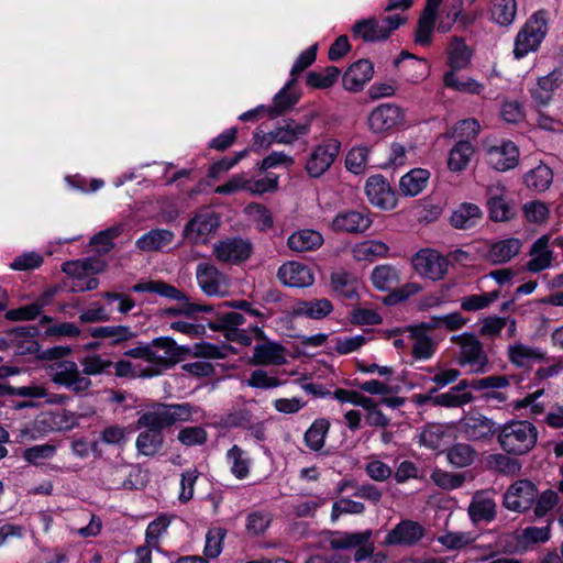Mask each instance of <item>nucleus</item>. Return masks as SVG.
Masks as SVG:
<instances>
[{
    "label": "nucleus",
    "instance_id": "nucleus-1",
    "mask_svg": "<svg viewBox=\"0 0 563 563\" xmlns=\"http://www.w3.org/2000/svg\"><path fill=\"white\" fill-rule=\"evenodd\" d=\"M198 412L199 409L188 402H153L145 409L139 411L136 428L151 430L158 429L159 431H163V429L175 423L192 421L194 415Z\"/></svg>",
    "mask_w": 563,
    "mask_h": 563
},
{
    "label": "nucleus",
    "instance_id": "nucleus-2",
    "mask_svg": "<svg viewBox=\"0 0 563 563\" xmlns=\"http://www.w3.org/2000/svg\"><path fill=\"white\" fill-rule=\"evenodd\" d=\"M538 437V429L532 422L510 420L498 429L497 441L504 452L520 456L534 449Z\"/></svg>",
    "mask_w": 563,
    "mask_h": 563
},
{
    "label": "nucleus",
    "instance_id": "nucleus-3",
    "mask_svg": "<svg viewBox=\"0 0 563 563\" xmlns=\"http://www.w3.org/2000/svg\"><path fill=\"white\" fill-rule=\"evenodd\" d=\"M45 372L52 383L76 395H85L92 387L91 379L84 376L77 363L70 360L54 361L45 366Z\"/></svg>",
    "mask_w": 563,
    "mask_h": 563
},
{
    "label": "nucleus",
    "instance_id": "nucleus-4",
    "mask_svg": "<svg viewBox=\"0 0 563 563\" xmlns=\"http://www.w3.org/2000/svg\"><path fill=\"white\" fill-rule=\"evenodd\" d=\"M548 33V16L544 11H537L521 26L515 37L514 55L520 59L536 52Z\"/></svg>",
    "mask_w": 563,
    "mask_h": 563
},
{
    "label": "nucleus",
    "instance_id": "nucleus-5",
    "mask_svg": "<svg viewBox=\"0 0 563 563\" xmlns=\"http://www.w3.org/2000/svg\"><path fill=\"white\" fill-rule=\"evenodd\" d=\"M451 342L459 346V364L467 367L471 373L483 374L488 367V356L482 342L472 332L452 335Z\"/></svg>",
    "mask_w": 563,
    "mask_h": 563
},
{
    "label": "nucleus",
    "instance_id": "nucleus-6",
    "mask_svg": "<svg viewBox=\"0 0 563 563\" xmlns=\"http://www.w3.org/2000/svg\"><path fill=\"white\" fill-rule=\"evenodd\" d=\"M106 267L103 261L89 257L82 260L68 261L63 264V272L73 279V291L93 290L98 287L99 280L95 277Z\"/></svg>",
    "mask_w": 563,
    "mask_h": 563
},
{
    "label": "nucleus",
    "instance_id": "nucleus-7",
    "mask_svg": "<svg viewBox=\"0 0 563 563\" xmlns=\"http://www.w3.org/2000/svg\"><path fill=\"white\" fill-rule=\"evenodd\" d=\"M411 266L419 276L438 282L445 277L449 260L437 250L421 249L412 255Z\"/></svg>",
    "mask_w": 563,
    "mask_h": 563
},
{
    "label": "nucleus",
    "instance_id": "nucleus-8",
    "mask_svg": "<svg viewBox=\"0 0 563 563\" xmlns=\"http://www.w3.org/2000/svg\"><path fill=\"white\" fill-rule=\"evenodd\" d=\"M341 150V143L335 139H327L316 145L305 165V169L310 177H321L334 163Z\"/></svg>",
    "mask_w": 563,
    "mask_h": 563
},
{
    "label": "nucleus",
    "instance_id": "nucleus-9",
    "mask_svg": "<svg viewBox=\"0 0 563 563\" xmlns=\"http://www.w3.org/2000/svg\"><path fill=\"white\" fill-rule=\"evenodd\" d=\"M196 279L201 291L209 297H225L230 292V278L210 263L197 265Z\"/></svg>",
    "mask_w": 563,
    "mask_h": 563
},
{
    "label": "nucleus",
    "instance_id": "nucleus-10",
    "mask_svg": "<svg viewBox=\"0 0 563 563\" xmlns=\"http://www.w3.org/2000/svg\"><path fill=\"white\" fill-rule=\"evenodd\" d=\"M550 538V523L544 527H527L506 536L505 548L508 552L522 553L532 549L536 544L548 542Z\"/></svg>",
    "mask_w": 563,
    "mask_h": 563
},
{
    "label": "nucleus",
    "instance_id": "nucleus-11",
    "mask_svg": "<svg viewBox=\"0 0 563 563\" xmlns=\"http://www.w3.org/2000/svg\"><path fill=\"white\" fill-rule=\"evenodd\" d=\"M373 223L367 209H346L338 212L330 222V229L339 233L361 234Z\"/></svg>",
    "mask_w": 563,
    "mask_h": 563
},
{
    "label": "nucleus",
    "instance_id": "nucleus-12",
    "mask_svg": "<svg viewBox=\"0 0 563 563\" xmlns=\"http://www.w3.org/2000/svg\"><path fill=\"white\" fill-rule=\"evenodd\" d=\"M538 497V489L528 479H519L511 484L504 494L503 505L510 511L528 510Z\"/></svg>",
    "mask_w": 563,
    "mask_h": 563
},
{
    "label": "nucleus",
    "instance_id": "nucleus-13",
    "mask_svg": "<svg viewBox=\"0 0 563 563\" xmlns=\"http://www.w3.org/2000/svg\"><path fill=\"white\" fill-rule=\"evenodd\" d=\"M220 219L213 211L197 213L184 229V236L194 244H205L216 233Z\"/></svg>",
    "mask_w": 563,
    "mask_h": 563
},
{
    "label": "nucleus",
    "instance_id": "nucleus-14",
    "mask_svg": "<svg viewBox=\"0 0 563 563\" xmlns=\"http://www.w3.org/2000/svg\"><path fill=\"white\" fill-rule=\"evenodd\" d=\"M365 195L372 206L382 210H393L397 206V195L382 175H373L367 178Z\"/></svg>",
    "mask_w": 563,
    "mask_h": 563
},
{
    "label": "nucleus",
    "instance_id": "nucleus-15",
    "mask_svg": "<svg viewBox=\"0 0 563 563\" xmlns=\"http://www.w3.org/2000/svg\"><path fill=\"white\" fill-rule=\"evenodd\" d=\"M372 537V530H365L363 532H329L324 537V542H327L331 549L333 550H349L360 547L355 554V561H362L367 558L368 551L366 548L362 547Z\"/></svg>",
    "mask_w": 563,
    "mask_h": 563
},
{
    "label": "nucleus",
    "instance_id": "nucleus-16",
    "mask_svg": "<svg viewBox=\"0 0 563 563\" xmlns=\"http://www.w3.org/2000/svg\"><path fill=\"white\" fill-rule=\"evenodd\" d=\"M459 429L463 437L472 442L490 441L497 431L496 423L481 413L463 418L459 422Z\"/></svg>",
    "mask_w": 563,
    "mask_h": 563
},
{
    "label": "nucleus",
    "instance_id": "nucleus-17",
    "mask_svg": "<svg viewBox=\"0 0 563 563\" xmlns=\"http://www.w3.org/2000/svg\"><path fill=\"white\" fill-rule=\"evenodd\" d=\"M405 121L402 110L393 104L385 103L376 107L368 115V128L373 133H383L390 131Z\"/></svg>",
    "mask_w": 563,
    "mask_h": 563
},
{
    "label": "nucleus",
    "instance_id": "nucleus-18",
    "mask_svg": "<svg viewBox=\"0 0 563 563\" xmlns=\"http://www.w3.org/2000/svg\"><path fill=\"white\" fill-rule=\"evenodd\" d=\"M252 252V245L243 239H225L213 244L212 254L222 263L239 264L246 261Z\"/></svg>",
    "mask_w": 563,
    "mask_h": 563
},
{
    "label": "nucleus",
    "instance_id": "nucleus-19",
    "mask_svg": "<svg viewBox=\"0 0 563 563\" xmlns=\"http://www.w3.org/2000/svg\"><path fill=\"white\" fill-rule=\"evenodd\" d=\"M277 278L283 285L295 288L310 287L314 283L312 269L297 261L284 263L277 271Z\"/></svg>",
    "mask_w": 563,
    "mask_h": 563
},
{
    "label": "nucleus",
    "instance_id": "nucleus-20",
    "mask_svg": "<svg viewBox=\"0 0 563 563\" xmlns=\"http://www.w3.org/2000/svg\"><path fill=\"white\" fill-rule=\"evenodd\" d=\"M563 85V71L559 68L553 69L545 76L538 78L537 84L530 88V96L536 107H548L555 91Z\"/></svg>",
    "mask_w": 563,
    "mask_h": 563
},
{
    "label": "nucleus",
    "instance_id": "nucleus-21",
    "mask_svg": "<svg viewBox=\"0 0 563 563\" xmlns=\"http://www.w3.org/2000/svg\"><path fill=\"white\" fill-rule=\"evenodd\" d=\"M179 351L172 339L159 338L150 344L148 364L146 371L157 369L158 374L163 368H166L177 362Z\"/></svg>",
    "mask_w": 563,
    "mask_h": 563
},
{
    "label": "nucleus",
    "instance_id": "nucleus-22",
    "mask_svg": "<svg viewBox=\"0 0 563 563\" xmlns=\"http://www.w3.org/2000/svg\"><path fill=\"white\" fill-rule=\"evenodd\" d=\"M424 536V528L417 521L406 519L395 526L385 537L384 545L411 547L418 543Z\"/></svg>",
    "mask_w": 563,
    "mask_h": 563
},
{
    "label": "nucleus",
    "instance_id": "nucleus-23",
    "mask_svg": "<svg viewBox=\"0 0 563 563\" xmlns=\"http://www.w3.org/2000/svg\"><path fill=\"white\" fill-rule=\"evenodd\" d=\"M488 164L496 170L506 172L515 168L519 162V148L511 141H503L490 146L486 152Z\"/></svg>",
    "mask_w": 563,
    "mask_h": 563
},
{
    "label": "nucleus",
    "instance_id": "nucleus-24",
    "mask_svg": "<svg viewBox=\"0 0 563 563\" xmlns=\"http://www.w3.org/2000/svg\"><path fill=\"white\" fill-rule=\"evenodd\" d=\"M545 356L547 353L543 349L519 341L509 344L507 347L508 361L519 368L530 367L534 363L543 361Z\"/></svg>",
    "mask_w": 563,
    "mask_h": 563
},
{
    "label": "nucleus",
    "instance_id": "nucleus-25",
    "mask_svg": "<svg viewBox=\"0 0 563 563\" xmlns=\"http://www.w3.org/2000/svg\"><path fill=\"white\" fill-rule=\"evenodd\" d=\"M454 432L453 423H428L419 434V443L438 450L455 438Z\"/></svg>",
    "mask_w": 563,
    "mask_h": 563
},
{
    "label": "nucleus",
    "instance_id": "nucleus-26",
    "mask_svg": "<svg viewBox=\"0 0 563 563\" xmlns=\"http://www.w3.org/2000/svg\"><path fill=\"white\" fill-rule=\"evenodd\" d=\"M286 350L276 342H264L254 346L249 364L256 366L284 365L287 362Z\"/></svg>",
    "mask_w": 563,
    "mask_h": 563
},
{
    "label": "nucleus",
    "instance_id": "nucleus-27",
    "mask_svg": "<svg viewBox=\"0 0 563 563\" xmlns=\"http://www.w3.org/2000/svg\"><path fill=\"white\" fill-rule=\"evenodd\" d=\"M489 217L494 221H508L515 217L512 206L505 199V187L492 185L487 189Z\"/></svg>",
    "mask_w": 563,
    "mask_h": 563
},
{
    "label": "nucleus",
    "instance_id": "nucleus-28",
    "mask_svg": "<svg viewBox=\"0 0 563 563\" xmlns=\"http://www.w3.org/2000/svg\"><path fill=\"white\" fill-rule=\"evenodd\" d=\"M496 503L490 493L476 492L468 506V516L473 522H490L496 517Z\"/></svg>",
    "mask_w": 563,
    "mask_h": 563
},
{
    "label": "nucleus",
    "instance_id": "nucleus-29",
    "mask_svg": "<svg viewBox=\"0 0 563 563\" xmlns=\"http://www.w3.org/2000/svg\"><path fill=\"white\" fill-rule=\"evenodd\" d=\"M333 311V305L327 298L298 300L291 306V316L320 320Z\"/></svg>",
    "mask_w": 563,
    "mask_h": 563
},
{
    "label": "nucleus",
    "instance_id": "nucleus-30",
    "mask_svg": "<svg viewBox=\"0 0 563 563\" xmlns=\"http://www.w3.org/2000/svg\"><path fill=\"white\" fill-rule=\"evenodd\" d=\"M324 242L321 232L313 229H299L287 239V246L296 253L317 251Z\"/></svg>",
    "mask_w": 563,
    "mask_h": 563
},
{
    "label": "nucleus",
    "instance_id": "nucleus-31",
    "mask_svg": "<svg viewBox=\"0 0 563 563\" xmlns=\"http://www.w3.org/2000/svg\"><path fill=\"white\" fill-rule=\"evenodd\" d=\"M373 65L365 59L357 60L351 65L343 75L344 89L360 91L372 79Z\"/></svg>",
    "mask_w": 563,
    "mask_h": 563
},
{
    "label": "nucleus",
    "instance_id": "nucleus-32",
    "mask_svg": "<svg viewBox=\"0 0 563 563\" xmlns=\"http://www.w3.org/2000/svg\"><path fill=\"white\" fill-rule=\"evenodd\" d=\"M550 236L542 235L531 246L530 260L527 269L531 273H539L549 268L552 264L553 252L549 247Z\"/></svg>",
    "mask_w": 563,
    "mask_h": 563
},
{
    "label": "nucleus",
    "instance_id": "nucleus-33",
    "mask_svg": "<svg viewBox=\"0 0 563 563\" xmlns=\"http://www.w3.org/2000/svg\"><path fill=\"white\" fill-rule=\"evenodd\" d=\"M389 246L379 240H365L355 243L351 253L357 262H374L377 258H384L388 255Z\"/></svg>",
    "mask_w": 563,
    "mask_h": 563
},
{
    "label": "nucleus",
    "instance_id": "nucleus-34",
    "mask_svg": "<svg viewBox=\"0 0 563 563\" xmlns=\"http://www.w3.org/2000/svg\"><path fill=\"white\" fill-rule=\"evenodd\" d=\"M483 217L481 208L471 202L459 205L450 217V223L455 229L466 230L477 225Z\"/></svg>",
    "mask_w": 563,
    "mask_h": 563
},
{
    "label": "nucleus",
    "instance_id": "nucleus-35",
    "mask_svg": "<svg viewBox=\"0 0 563 563\" xmlns=\"http://www.w3.org/2000/svg\"><path fill=\"white\" fill-rule=\"evenodd\" d=\"M225 461L229 465L230 473L236 479H245L250 476L252 468V459L249 453L241 446L232 445L225 454Z\"/></svg>",
    "mask_w": 563,
    "mask_h": 563
},
{
    "label": "nucleus",
    "instance_id": "nucleus-36",
    "mask_svg": "<svg viewBox=\"0 0 563 563\" xmlns=\"http://www.w3.org/2000/svg\"><path fill=\"white\" fill-rule=\"evenodd\" d=\"M522 247L521 240L508 238L489 246L487 258L494 264H504L517 256Z\"/></svg>",
    "mask_w": 563,
    "mask_h": 563
},
{
    "label": "nucleus",
    "instance_id": "nucleus-37",
    "mask_svg": "<svg viewBox=\"0 0 563 563\" xmlns=\"http://www.w3.org/2000/svg\"><path fill=\"white\" fill-rule=\"evenodd\" d=\"M330 286L338 295L353 299L357 295L360 280L353 273L345 269H338L331 273Z\"/></svg>",
    "mask_w": 563,
    "mask_h": 563
},
{
    "label": "nucleus",
    "instance_id": "nucleus-38",
    "mask_svg": "<svg viewBox=\"0 0 563 563\" xmlns=\"http://www.w3.org/2000/svg\"><path fill=\"white\" fill-rule=\"evenodd\" d=\"M174 240V233L166 229H154L140 236L135 244L143 252L162 251Z\"/></svg>",
    "mask_w": 563,
    "mask_h": 563
},
{
    "label": "nucleus",
    "instance_id": "nucleus-39",
    "mask_svg": "<svg viewBox=\"0 0 563 563\" xmlns=\"http://www.w3.org/2000/svg\"><path fill=\"white\" fill-rule=\"evenodd\" d=\"M164 444V434L158 429H145L140 432L135 448L137 453L144 456H155L162 450Z\"/></svg>",
    "mask_w": 563,
    "mask_h": 563
},
{
    "label": "nucleus",
    "instance_id": "nucleus-40",
    "mask_svg": "<svg viewBox=\"0 0 563 563\" xmlns=\"http://www.w3.org/2000/svg\"><path fill=\"white\" fill-rule=\"evenodd\" d=\"M430 173L424 168H413L400 178L399 187L402 195L415 197L427 186Z\"/></svg>",
    "mask_w": 563,
    "mask_h": 563
},
{
    "label": "nucleus",
    "instance_id": "nucleus-41",
    "mask_svg": "<svg viewBox=\"0 0 563 563\" xmlns=\"http://www.w3.org/2000/svg\"><path fill=\"white\" fill-rule=\"evenodd\" d=\"M448 63L452 70H460L467 67L472 52L462 37H453L448 46Z\"/></svg>",
    "mask_w": 563,
    "mask_h": 563
},
{
    "label": "nucleus",
    "instance_id": "nucleus-42",
    "mask_svg": "<svg viewBox=\"0 0 563 563\" xmlns=\"http://www.w3.org/2000/svg\"><path fill=\"white\" fill-rule=\"evenodd\" d=\"M296 78H291L285 87L275 95L273 104L267 107V114L269 117H276L285 111L289 110L299 100V95L291 91V87L295 85Z\"/></svg>",
    "mask_w": 563,
    "mask_h": 563
},
{
    "label": "nucleus",
    "instance_id": "nucleus-43",
    "mask_svg": "<svg viewBox=\"0 0 563 563\" xmlns=\"http://www.w3.org/2000/svg\"><path fill=\"white\" fill-rule=\"evenodd\" d=\"M353 34L366 42H375L386 40L388 37V31H385V25L376 19H367L356 22L353 26Z\"/></svg>",
    "mask_w": 563,
    "mask_h": 563
},
{
    "label": "nucleus",
    "instance_id": "nucleus-44",
    "mask_svg": "<svg viewBox=\"0 0 563 563\" xmlns=\"http://www.w3.org/2000/svg\"><path fill=\"white\" fill-rule=\"evenodd\" d=\"M310 131V123H297L294 120H288L285 124L275 128V136L277 144L292 145L301 136H305Z\"/></svg>",
    "mask_w": 563,
    "mask_h": 563
},
{
    "label": "nucleus",
    "instance_id": "nucleus-45",
    "mask_svg": "<svg viewBox=\"0 0 563 563\" xmlns=\"http://www.w3.org/2000/svg\"><path fill=\"white\" fill-rule=\"evenodd\" d=\"M132 290L135 292H155L166 298H172L180 302L187 301L188 297L174 286L164 283V282H143L135 284L132 287Z\"/></svg>",
    "mask_w": 563,
    "mask_h": 563
},
{
    "label": "nucleus",
    "instance_id": "nucleus-46",
    "mask_svg": "<svg viewBox=\"0 0 563 563\" xmlns=\"http://www.w3.org/2000/svg\"><path fill=\"white\" fill-rule=\"evenodd\" d=\"M409 339L412 342V356L416 360H429L437 350V344L433 340L419 329H410Z\"/></svg>",
    "mask_w": 563,
    "mask_h": 563
},
{
    "label": "nucleus",
    "instance_id": "nucleus-47",
    "mask_svg": "<svg viewBox=\"0 0 563 563\" xmlns=\"http://www.w3.org/2000/svg\"><path fill=\"white\" fill-rule=\"evenodd\" d=\"M474 155V146L468 141H460L450 151L448 167L451 172H462Z\"/></svg>",
    "mask_w": 563,
    "mask_h": 563
},
{
    "label": "nucleus",
    "instance_id": "nucleus-48",
    "mask_svg": "<svg viewBox=\"0 0 563 563\" xmlns=\"http://www.w3.org/2000/svg\"><path fill=\"white\" fill-rule=\"evenodd\" d=\"M329 429L330 422L328 419H316L305 432L303 441L306 446L316 452L320 451L324 445Z\"/></svg>",
    "mask_w": 563,
    "mask_h": 563
},
{
    "label": "nucleus",
    "instance_id": "nucleus-49",
    "mask_svg": "<svg viewBox=\"0 0 563 563\" xmlns=\"http://www.w3.org/2000/svg\"><path fill=\"white\" fill-rule=\"evenodd\" d=\"M490 19L501 25L508 26L514 23L517 14L516 0H492Z\"/></svg>",
    "mask_w": 563,
    "mask_h": 563
},
{
    "label": "nucleus",
    "instance_id": "nucleus-50",
    "mask_svg": "<svg viewBox=\"0 0 563 563\" xmlns=\"http://www.w3.org/2000/svg\"><path fill=\"white\" fill-rule=\"evenodd\" d=\"M371 280L377 290L386 291L398 284L399 273L391 265H378L372 271Z\"/></svg>",
    "mask_w": 563,
    "mask_h": 563
},
{
    "label": "nucleus",
    "instance_id": "nucleus-51",
    "mask_svg": "<svg viewBox=\"0 0 563 563\" xmlns=\"http://www.w3.org/2000/svg\"><path fill=\"white\" fill-rule=\"evenodd\" d=\"M446 459L454 467L463 468L474 463L477 452L467 443H456L448 450Z\"/></svg>",
    "mask_w": 563,
    "mask_h": 563
},
{
    "label": "nucleus",
    "instance_id": "nucleus-52",
    "mask_svg": "<svg viewBox=\"0 0 563 563\" xmlns=\"http://www.w3.org/2000/svg\"><path fill=\"white\" fill-rule=\"evenodd\" d=\"M90 335L98 339H109L111 344H119L135 336V333L126 325H103L93 328Z\"/></svg>",
    "mask_w": 563,
    "mask_h": 563
},
{
    "label": "nucleus",
    "instance_id": "nucleus-53",
    "mask_svg": "<svg viewBox=\"0 0 563 563\" xmlns=\"http://www.w3.org/2000/svg\"><path fill=\"white\" fill-rule=\"evenodd\" d=\"M443 82L445 87L456 90L459 92L470 95H481L484 91V85L473 78L460 79L455 70H450L444 74Z\"/></svg>",
    "mask_w": 563,
    "mask_h": 563
},
{
    "label": "nucleus",
    "instance_id": "nucleus-54",
    "mask_svg": "<svg viewBox=\"0 0 563 563\" xmlns=\"http://www.w3.org/2000/svg\"><path fill=\"white\" fill-rule=\"evenodd\" d=\"M54 411H43L32 421L30 428L25 431L32 439L45 437L56 432Z\"/></svg>",
    "mask_w": 563,
    "mask_h": 563
},
{
    "label": "nucleus",
    "instance_id": "nucleus-55",
    "mask_svg": "<svg viewBox=\"0 0 563 563\" xmlns=\"http://www.w3.org/2000/svg\"><path fill=\"white\" fill-rule=\"evenodd\" d=\"M82 371L81 374L86 377L98 376L108 373L112 367V362L100 354L92 353L84 356L79 361Z\"/></svg>",
    "mask_w": 563,
    "mask_h": 563
},
{
    "label": "nucleus",
    "instance_id": "nucleus-56",
    "mask_svg": "<svg viewBox=\"0 0 563 563\" xmlns=\"http://www.w3.org/2000/svg\"><path fill=\"white\" fill-rule=\"evenodd\" d=\"M553 180V174L549 166L539 165L536 168L531 169L525 176V183L527 187L532 188L537 191L547 190Z\"/></svg>",
    "mask_w": 563,
    "mask_h": 563
},
{
    "label": "nucleus",
    "instance_id": "nucleus-57",
    "mask_svg": "<svg viewBox=\"0 0 563 563\" xmlns=\"http://www.w3.org/2000/svg\"><path fill=\"white\" fill-rule=\"evenodd\" d=\"M499 298V291H489L483 294H474L462 297L460 299L461 309L464 311H479L488 308Z\"/></svg>",
    "mask_w": 563,
    "mask_h": 563
},
{
    "label": "nucleus",
    "instance_id": "nucleus-58",
    "mask_svg": "<svg viewBox=\"0 0 563 563\" xmlns=\"http://www.w3.org/2000/svg\"><path fill=\"white\" fill-rule=\"evenodd\" d=\"M170 522L172 517L167 515H159L156 519L151 521L145 531V547L158 549L159 539L167 532Z\"/></svg>",
    "mask_w": 563,
    "mask_h": 563
},
{
    "label": "nucleus",
    "instance_id": "nucleus-59",
    "mask_svg": "<svg viewBox=\"0 0 563 563\" xmlns=\"http://www.w3.org/2000/svg\"><path fill=\"white\" fill-rule=\"evenodd\" d=\"M244 212L260 231L265 232L273 228L272 213L265 206L252 202L245 207Z\"/></svg>",
    "mask_w": 563,
    "mask_h": 563
},
{
    "label": "nucleus",
    "instance_id": "nucleus-60",
    "mask_svg": "<svg viewBox=\"0 0 563 563\" xmlns=\"http://www.w3.org/2000/svg\"><path fill=\"white\" fill-rule=\"evenodd\" d=\"M245 384L256 389H273L282 386L283 382L274 373L257 368L251 372Z\"/></svg>",
    "mask_w": 563,
    "mask_h": 563
},
{
    "label": "nucleus",
    "instance_id": "nucleus-61",
    "mask_svg": "<svg viewBox=\"0 0 563 563\" xmlns=\"http://www.w3.org/2000/svg\"><path fill=\"white\" fill-rule=\"evenodd\" d=\"M371 148L365 145L352 147L345 158V167L353 174H362L368 163Z\"/></svg>",
    "mask_w": 563,
    "mask_h": 563
},
{
    "label": "nucleus",
    "instance_id": "nucleus-62",
    "mask_svg": "<svg viewBox=\"0 0 563 563\" xmlns=\"http://www.w3.org/2000/svg\"><path fill=\"white\" fill-rule=\"evenodd\" d=\"M468 321V318H465L461 312L454 311L432 318V323L427 324V328H443L446 331H459L464 328Z\"/></svg>",
    "mask_w": 563,
    "mask_h": 563
},
{
    "label": "nucleus",
    "instance_id": "nucleus-63",
    "mask_svg": "<svg viewBox=\"0 0 563 563\" xmlns=\"http://www.w3.org/2000/svg\"><path fill=\"white\" fill-rule=\"evenodd\" d=\"M177 440L185 446L203 445L208 440V432L201 426L185 427L178 431Z\"/></svg>",
    "mask_w": 563,
    "mask_h": 563
},
{
    "label": "nucleus",
    "instance_id": "nucleus-64",
    "mask_svg": "<svg viewBox=\"0 0 563 563\" xmlns=\"http://www.w3.org/2000/svg\"><path fill=\"white\" fill-rule=\"evenodd\" d=\"M339 74L340 70L334 66L327 67L321 73L311 71L307 75V84L312 88L327 89L334 85Z\"/></svg>",
    "mask_w": 563,
    "mask_h": 563
}]
</instances>
